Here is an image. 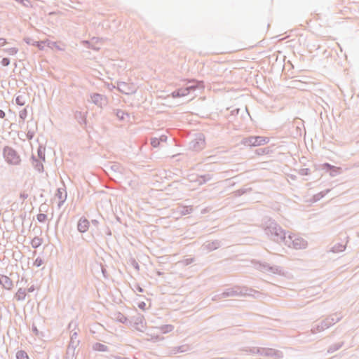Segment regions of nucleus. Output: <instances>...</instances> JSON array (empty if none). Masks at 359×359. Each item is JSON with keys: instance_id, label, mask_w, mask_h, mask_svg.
Returning a JSON list of instances; mask_svg holds the SVG:
<instances>
[{"instance_id": "9", "label": "nucleus", "mask_w": 359, "mask_h": 359, "mask_svg": "<svg viewBox=\"0 0 359 359\" xmlns=\"http://www.w3.org/2000/svg\"><path fill=\"white\" fill-rule=\"evenodd\" d=\"M10 63V61L8 58H4L1 61V64L4 65V66H8Z\"/></svg>"}, {"instance_id": "15", "label": "nucleus", "mask_w": 359, "mask_h": 359, "mask_svg": "<svg viewBox=\"0 0 359 359\" xmlns=\"http://www.w3.org/2000/svg\"><path fill=\"white\" fill-rule=\"evenodd\" d=\"M144 306H145V303L144 302H142V303L139 304V307L141 308L142 309H144Z\"/></svg>"}, {"instance_id": "8", "label": "nucleus", "mask_w": 359, "mask_h": 359, "mask_svg": "<svg viewBox=\"0 0 359 359\" xmlns=\"http://www.w3.org/2000/svg\"><path fill=\"white\" fill-rule=\"evenodd\" d=\"M40 245H41V241H40L39 238H34V239H32V245L34 248H36V247H38Z\"/></svg>"}, {"instance_id": "12", "label": "nucleus", "mask_w": 359, "mask_h": 359, "mask_svg": "<svg viewBox=\"0 0 359 359\" xmlns=\"http://www.w3.org/2000/svg\"><path fill=\"white\" fill-rule=\"evenodd\" d=\"M42 263V260L40 259H36L34 262V265L39 266Z\"/></svg>"}, {"instance_id": "3", "label": "nucleus", "mask_w": 359, "mask_h": 359, "mask_svg": "<svg viewBox=\"0 0 359 359\" xmlns=\"http://www.w3.org/2000/svg\"><path fill=\"white\" fill-rule=\"evenodd\" d=\"M89 222L86 218H81L78 222V229L80 232L84 233L89 228Z\"/></svg>"}, {"instance_id": "11", "label": "nucleus", "mask_w": 359, "mask_h": 359, "mask_svg": "<svg viewBox=\"0 0 359 359\" xmlns=\"http://www.w3.org/2000/svg\"><path fill=\"white\" fill-rule=\"evenodd\" d=\"M9 54H16L18 53V49L15 48H12L8 50Z\"/></svg>"}, {"instance_id": "13", "label": "nucleus", "mask_w": 359, "mask_h": 359, "mask_svg": "<svg viewBox=\"0 0 359 359\" xmlns=\"http://www.w3.org/2000/svg\"><path fill=\"white\" fill-rule=\"evenodd\" d=\"M151 144H152L154 147H157V145L158 144V140H156V139L152 140H151Z\"/></svg>"}, {"instance_id": "17", "label": "nucleus", "mask_w": 359, "mask_h": 359, "mask_svg": "<svg viewBox=\"0 0 359 359\" xmlns=\"http://www.w3.org/2000/svg\"><path fill=\"white\" fill-rule=\"evenodd\" d=\"M3 284L2 277L0 278V285Z\"/></svg>"}, {"instance_id": "16", "label": "nucleus", "mask_w": 359, "mask_h": 359, "mask_svg": "<svg viewBox=\"0 0 359 359\" xmlns=\"http://www.w3.org/2000/svg\"><path fill=\"white\" fill-rule=\"evenodd\" d=\"M5 116V113L4 111L0 110V118H4Z\"/></svg>"}, {"instance_id": "2", "label": "nucleus", "mask_w": 359, "mask_h": 359, "mask_svg": "<svg viewBox=\"0 0 359 359\" xmlns=\"http://www.w3.org/2000/svg\"><path fill=\"white\" fill-rule=\"evenodd\" d=\"M6 158L7 161L11 164L17 165L20 162V157L12 150H8L6 152Z\"/></svg>"}, {"instance_id": "7", "label": "nucleus", "mask_w": 359, "mask_h": 359, "mask_svg": "<svg viewBox=\"0 0 359 359\" xmlns=\"http://www.w3.org/2000/svg\"><path fill=\"white\" fill-rule=\"evenodd\" d=\"M47 216L43 213H40L37 215V220L40 222H43L46 220Z\"/></svg>"}, {"instance_id": "14", "label": "nucleus", "mask_w": 359, "mask_h": 359, "mask_svg": "<svg viewBox=\"0 0 359 359\" xmlns=\"http://www.w3.org/2000/svg\"><path fill=\"white\" fill-rule=\"evenodd\" d=\"M16 102L18 104H20V105H23V103H21V100H20V97H18L16 98Z\"/></svg>"}, {"instance_id": "6", "label": "nucleus", "mask_w": 359, "mask_h": 359, "mask_svg": "<svg viewBox=\"0 0 359 359\" xmlns=\"http://www.w3.org/2000/svg\"><path fill=\"white\" fill-rule=\"evenodd\" d=\"M189 88L180 90L172 93L174 97L184 96L188 94Z\"/></svg>"}, {"instance_id": "5", "label": "nucleus", "mask_w": 359, "mask_h": 359, "mask_svg": "<svg viewBox=\"0 0 359 359\" xmlns=\"http://www.w3.org/2000/svg\"><path fill=\"white\" fill-rule=\"evenodd\" d=\"M17 359H29L27 353L24 351H19L16 353Z\"/></svg>"}, {"instance_id": "4", "label": "nucleus", "mask_w": 359, "mask_h": 359, "mask_svg": "<svg viewBox=\"0 0 359 359\" xmlns=\"http://www.w3.org/2000/svg\"><path fill=\"white\" fill-rule=\"evenodd\" d=\"M2 285L6 289L10 290L13 287V283L8 276H2Z\"/></svg>"}, {"instance_id": "10", "label": "nucleus", "mask_w": 359, "mask_h": 359, "mask_svg": "<svg viewBox=\"0 0 359 359\" xmlns=\"http://www.w3.org/2000/svg\"><path fill=\"white\" fill-rule=\"evenodd\" d=\"M7 43L6 40L4 38H0V48Z\"/></svg>"}, {"instance_id": "1", "label": "nucleus", "mask_w": 359, "mask_h": 359, "mask_svg": "<svg viewBox=\"0 0 359 359\" xmlns=\"http://www.w3.org/2000/svg\"><path fill=\"white\" fill-rule=\"evenodd\" d=\"M268 142V139L264 137H249L243 140V143L247 147H257Z\"/></svg>"}]
</instances>
